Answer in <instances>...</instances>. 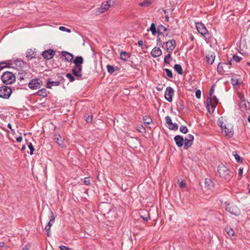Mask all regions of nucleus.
Here are the masks:
<instances>
[{
  "mask_svg": "<svg viewBox=\"0 0 250 250\" xmlns=\"http://www.w3.org/2000/svg\"><path fill=\"white\" fill-rule=\"evenodd\" d=\"M180 131L181 132H182L184 134H186V133H188V128L186 126L181 125L180 127Z\"/></svg>",
  "mask_w": 250,
  "mask_h": 250,
  "instance_id": "39",
  "label": "nucleus"
},
{
  "mask_svg": "<svg viewBox=\"0 0 250 250\" xmlns=\"http://www.w3.org/2000/svg\"><path fill=\"white\" fill-rule=\"evenodd\" d=\"M29 250V247L28 245H25L22 248V250Z\"/></svg>",
  "mask_w": 250,
  "mask_h": 250,
  "instance_id": "64",
  "label": "nucleus"
},
{
  "mask_svg": "<svg viewBox=\"0 0 250 250\" xmlns=\"http://www.w3.org/2000/svg\"><path fill=\"white\" fill-rule=\"evenodd\" d=\"M205 188L208 190H212L214 188V184L212 181L209 178H206L205 180Z\"/></svg>",
  "mask_w": 250,
  "mask_h": 250,
  "instance_id": "23",
  "label": "nucleus"
},
{
  "mask_svg": "<svg viewBox=\"0 0 250 250\" xmlns=\"http://www.w3.org/2000/svg\"><path fill=\"white\" fill-rule=\"evenodd\" d=\"M243 170V168H241V167L239 169L238 174H239V176H240V177H241L242 175Z\"/></svg>",
  "mask_w": 250,
  "mask_h": 250,
  "instance_id": "60",
  "label": "nucleus"
},
{
  "mask_svg": "<svg viewBox=\"0 0 250 250\" xmlns=\"http://www.w3.org/2000/svg\"><path fill=\"white\" fill-rule=\"evenodd\" d=\"M130 58V55L125 51H122L120 53V58L124 61H126Z\"/></svg>",
  "mask_w": 250,
  "mask_h": 250,
  "instance_id": "27",
  "label": "nucleus"
},
{
  "mask_svg": "<svg viewBox=\"0 0 250 250\" xmlns=\"http://www.w3.org/2000/svg\"><path fill=\"white\" fill-rule=\"evenodd\" d=\"M174 91L173 89L170 86L167 87L165 92V98L169 102L172 101V97L174 95Z\"/></svg>",
  "mask_w": 250,
  "mask_h": 250,
  "instance_id": "11",
  "label": "nucleus"
},
{
  "mask_svg": "<svg viewBox=\"0 0 250 250\" xmlns=\"http://www.w3.org/2000/svg\"><path fill=\"white\" fill-rule=\"evenodd\" d=\"M233 60L237 62H240L241 58L237 56V55H234L232 57Z\"/></svg>",
  "mask_w": 250,
  "mask_h": 250,
  "instance_id": "47",
  "label": "nucleus"
},
{
  "mask_svg": "<svg viewBox=\"0 0 250 250\" xmlns=\"http://www.w3.org/2000/svg\"><path fill=\"white\" fill-rule=\"evenodd\" d=\"M28 86L31 89H37L40 88L41 83L39 82L38 79H35L30 81L28 83Z\"/></svg>",
  "mask_w": 250,
  "mask_h": 250,
  "instance_id": "16",
  "label": "nucleus"
},
{
  "mask_svg": "<svg viewBox=\"0 0 250 250\" xmlns=\"http://www.w3.org/2000/svg\"><path fill=\"white\" fill-rule=\"evenodd\" d=\"M66 77L69 79L70 82H73L75 80V78L71 73H67L66 75Z\"/></svg>",
  "mask_w": 250,
  "mask_h": 250,
  "instance_id": "41",
  "label": "nucleus"
},
{
  "mask_svg": "<svg viewBox=\"0 0 250 250\" xmlns=\"http://www.w3.org/2000/svg\"><path fill=\"white\" fill-rule=\"evenodd\" d=\"M196 28L199 33H200L201 35L205 37L206 38L209 39V34L206 28L205 25L202 22H199L196 23Z\"/></svg>",
  "mask_w": 250,
  "mask_h": 250,
  "instance_id": "5",
  "label": "nucleus"
},
{
  "mask_svg": "<svg viewBox=\"0 0 250 250\" xmlns=\"http://www.w3.org/2000/svg\"><path fill=\"white\" fill-rule=\"evenodd\" d=\"M28 146L30 149V154L32 155L33 154L34 151L35 150L33 146L32 145L31 143H29L28 144Z\"/></svg>",
  "mask_w": 250,
  "mask_h": 250,
  "instance_id": "43",
  "label": "nucleus"
},
{
  "mask_svg": "<svg viewBox=\"0 0 250 250\" xmlns=\"http://www.w3.org/2000/svg\"><path fill=\"white\" fill-rule=\"evenodd\" d=\"M174 69L178 74L182 75L183 74V69L181 65L179 64H175L174 65Z\"/></svg>",
  "mask_w": 250,
  "mask_h": 250,
  "instance_id": "28",
  "label": "nucleus"
},
{
  "mask_svg": "<svg viewBox=\"0 0 250 250\" xmlns=\"http://www.w3.org/2000/svg\"><path fill=\"white\" fill-rule=\"evenodd\" d=\"M151 56L154 58H156L160 56L162 52V50L159 47H155L151 51L150 53Z\"/></svg>",
  "mask_w": 250,
  "mask_h": 250,
  "instance_id": "21",
  "label": "nucleus"
},
{
  "mask_svg": "<svg viewBox=\"0 0 250 250\" xmlns=\"http://www.w3.org/2000/svg\"><path fill=\"white\" fill-rule=\"evenodd\" d=\"M59 29L61 31H66L68 33H70L71 32V30L69 29L66 28V27H65L64 26H60L59 27Z\"/></svg>",
  "mask_w": 250,
  "mask_h": 250,
  "instance_id": "50",
  "label": "nucleus"
},
{
  "mask_svg": "<svg viewBox=\"0 0 250 250\" xmlns=\"http://www.w3.org/2000/svg\"><path fill=\"white\" fill-rule=\"evenodd\" d=\"M138 130L140 132H145L146 131V128L143 125H141L140 126L138 127Z\"/></svg>",
  "mask_w": 250,
  "mask_h": 250,
  "instance_id": "55",
  "label": "nucleus"
},
{
  "mask_svg": "<svg viewBox=\"0 0 250 250\" xmlns=\"http://www.w3.org/2000/svg\"><path fill=\"white\" fill-rule=\"evenodd\" d=\"M37 94L42 97H46L47 96V90L45 88H42L37 92Z\"/></svg>",
  "mask_w": 250,
  "mask_h": 250,
  "instance_id": "29",
  "label": "nucleus"
},
{
  "mask_svg": "<svg viewBox=\"0 0 250 250\" xmlns=\"http://www.w3.org/2000/svg\"><path fill=\"white\" fill-rule=\"evenodd\" d=\"M144 123L146 124H150L152 122V120L149 116H145L143 118Z\"/></svg>",
  "mask_w": 250,
  "mask_h": 250,
  "instance_id": "33",
  "label": "nucleus"
},
{
  "mask_svg": "<svg viewBox=\"0 0 250 250\" xmlns=\"http://www.w3.org/2000/svg\"><path fill=\"white\" fill-rule=\"evenodd\" d=\"M11 65H12V67L15 68L19 70L23 67L25 63L21 60H16L11 63Z\"/></svg>",
  "mask_w": 250,
  "mask_h": 250,
  "instance_id": "17",
  "label": "nucleus"
},
{
  "mask_svg": "<svg viewBox=\"0 0 250 250\" xmlns=\"http://www.w3.org/2000/svg\"><path fill=\"white\" fill-rule=\"evenodd\" d=\"M218 172L220 176L226 180L229 181L232 177L229 169L222 164L218 167Z\"/></svg>",
  "mask_w": 250,
  "mask_h": 250,
  "instance_id": "2",
  "label": "nucleus"
},
{
  "mask_svg": "<svg viewBox=\"0 0 250 250\" xmlns=\"http://www.w3.org/2000/svg\"><path fill=\"white\" fill-rule=\"evenodd\" d=\"M36 52L35 51V49L32 50L30 49L27 50L26 53V58L28 60H31L36 58Z\"/></svg>",
  "mask_w": 250,
  "mask_h": 250,
  "instance_id": "20",
  "label": "nucleus"
},
{
  "mask_svg": "<svg viewBox=\"0 0 250 250\" xmlns=\"http://www.w3.org/2000/svg\"><path fill=\"white\" fill-rule=\"evenodd\" d=\"M138 45H139L140 46L142 47V48H143V47H142V46H143V41H142V40H139V41L138 42Z\"/></svg>",
  "mask_w": 250,
  "mask_h": 250,
  "instance_id": "62",
  "label": "nucleus"
},
{
  "mask_svg": "<svg viewBox=\"0 0 250 250\" xmlns=\"http://www.w3.org/2000/svg\"><path fill=\"white\" fill-rule=\"evenodd\" d=\"M158 30H160L163 32H166L167 31H169V29L162 24H160L158 27Z\"/></svg>",
  "mask_w": 250,
  "mask_h": 250,
  "instance_id": "44",
  "label": "nucleus"
},
{
  "mask_svg": "<svg viewBox=\"0 0 250 250\" xmlns=\"http://www.w3.org/2000/svg\"><path fill=\"white\" fill-rule=\"evenodd\" d=\"M177 109L179 112H184L185 109L184 102L182 100L179 101L177 104Z\"/></svg>",
  "mask_w": 250,
  "mask_h": 250,
  "instance_id": "26",
  "label": "nucleus"
},
{
  "mask_svg": "<svg viewBox=\"0 0 250 250\" xmlns=\"http://www.w3.org/2000/svg\"><path fill=\"white\" fill-rule=\"evenodd\" d=\"M106 68H107L108 72L111 74L115 72V69L114 66H113V65L108 64L106 66Z\"/></svg>",
  "mask_w": 250,
  "mask_h": 250,
  "instance_id": "36",
  "label": "nucleus"
},
{
  "mask_svg": "<svg viewBox=\"0 0 250 250\" xmlns=\"http://www.w3.org/2000/svg\"><path fill=\"white\" fill-rule=\"evenodd\" d=\"M22 140V138L21 136H19L16 138V140L18 142H21Z\"/></svg>",
  "mask_w": 250,
  "mask_h": 250,
  "instance_id": "63",
  "label": "nucleus"
},
{
  "mask_svg": "<svg viewBox=\"0 0 250 250\" xmlns=\"http://www.w3.org/2000/svg\"><path fill=\"white\" fill-rule=\"evenodd\" d=\"M157 33L159 36H165L164 32L160 31V30H158Z\"/></svg>",
  "mask_w": 250,
  "mask_h": 250,
  "instance_id": "58",
  "label": "nucleus"
},
{
  "mask_svg": "<svg viewBox=\"0 0 250 250\" xmlns=\"http://www.w3.org/2000/svg\"><path fill=\"white\" fill-rule=\"evenodd\" d=\"M12 89L7 86H2L0 87V97L7 99L12 93Z\"/></svg>",
  "mask_w": 250,
  "mask_h": 250,
  "instance_id": "7",
  "label": "nucleus"
},
{
  "mask_svg": "<svg viewBox=\"0 0 250 250\" xmlns=\"http://www.w3.org/2000/svg\"><path fill=\"white\" fill-rule=\"evenodd\" d=\"M170 125L171 126H169V128L171 130H177L178 129V125L176 123L173 124L172 123V124H170Z\"/></svg>",
  "mask_w": 250,
  "mask_h": 250,
  "instance_id": "42",
  "label": "nucleus"
},
{
  "mask_svg": "<svg viewBox=\"0 0 250 250\" xmlns=\"http://www.w3.org/2000/svg\"><path fill=\"white\" fill-rule=\"evenodd\" d=\"M226 210L231 214L237 216L240 214V209L235 205L232 204H228L226 207Z\"/></svg>",
  "mask_w": 250,
  "mask_h": 250,
  "instance_id": "8",
  "label": "nucleus"
},
{
  "mask_svg": "<svg viewBox=\"0 0 250 250\" xmlns=\"http://www.w3.org/2000/svg\"><path fill=\"white\" fill-rule=\"evenodd\" d=\"M151 4V2L148 0H145L143 2L139 3V5L142 7H146L149 6Z\"/></svg>",
  "mask_w": 250,
  "mask_h": 250,
  "instance_id": "37",
  "label": "nucleus"
},
{
  "mask_svg": "<svg viewBox=\"0 0 250 250\" xmlns=\"http://www.w3.org/2000/svg\"><path fill=\"white\" fill-rule=\"evenodd\" d=\"M223 123L221 121L218 122V125L221 127L222 129H223L224 128V126L223 125Z\"/></svg>",
  "mask_w": 250,
  "mask_h": 250,
  "instance_id": "61",
  "label": "nucleus"
},
{
  "mask_svg": "<svg viewBox=\"0 0 250 250\" xmlns=\"http://www.w3.org/2000/svg\"><path fill=\"white\" fill-rule=\"evenodd\" d=\"M166 122L167 124L170 125L172 124V120L170 116H167L165 117Z\"/></svg>",
  "mask_w": 250,
  "mask_h": 250,
  "instance_id": "46",
  "label": "nucleus"
},
{
  "mask_svg": "<svg viewBox=\"0 0 250 250\" xmlns=\"http://www.w3.org/2000/svg\"><path fill=\"white\" fill-rule=\"evenodd\" d=\"M178 185L181 188H183L186 187V184L185 182L182 181L178 183Z\"/></svg>",
  "mask_w": 250,
  "mask_h": 250,
  "instance_id": "49",
  "label": "nucleus"
},
{
  "mask_svg": "<svg viewBox=\"0 0 250 250\" xmlns=\"http://www.w3.org/2000/svg\"><path fill=\"white\" fill-rule=\"evenodd\" d=\"M218 103V100L215 96L212 95L208 97L206 100L207 108L209 113L213 112L217 104Z\"/></svg>",
  "mask_w": 250,
  "mask_h": 250,
  "instance_id": "3",
  "label": "nucleus"
},
{
  "mask_svg": "<svg viewBox=\"0 0 250 250\" xmlns=\"http://www.w3.org/2000/svg\"><path fill=\"white\" fill-rule=\"evenodd\" d=\"M59 248L61 250H72L71 248L67 247L63 245L60 246Z\"/></svg>",
  "mask_w": 250,
  "mask_h": 250,
  "instance_id": "51",
  "label": "nucleus"
},
{
  "mask_svg": "<svg viewBox=\"0 0 250 250\" xmlns=\"http://www.w3.org/2000/svg\"><path fill=\"white\" fill-rule=\"evenodd\" d=\"M164 71L166 72L167 75L170 78H173V74L172 71L167 68L164 69Z\"/></svg>",
  "mask_w": 250,
  "mask_h": 250,
  "instance_id": "38",
  "label": "nucleus"
},
{
  "mask_svg": "<svg viewBox=\"0 0 250 250\" xmlns=\"http://www.w3.org/2000/svg\"><path fill=\"white\" fill-rule=\"evenodd\" d=\"M171 53H168V54L166 56H165V58H167V59H169V60H171L172 59V57H171Z\"/></svg>",
  "mask_w": 250,
  "mask_h": 250,
  "instance_id": "59",
  "label": "nucleus"
},
{
  "mask_svg": "<svg viewBox=\"0 0 250 250\" xmlns=\"http://www.w3.org/2000/svg\"><path fill=\"white\" fill-rule=\"evenodd\" d=\"M214 86H215V85L213 84L212 85V86L210 88L209 92V96H212V95H213V93L214 91Z\"/></svg>",
  "mask_w": 250,
  "mask_h": 250,
  "instance_id": "53",
  "label": "nucleus"
},
{
  "mask_svg": "<svg viewBox=\"0 0 250 250\" xmlns=\"http://www.w3.org/2000/svg\"><path fill=\"white\" fill-rule=\"evenodd\" d=\"M55 55V51L53 49H49L43 51L42 56L45 60H48L52 59Z\"/></svg>",
  "mask_w": 250,
  "mask_h": 250,
  "instance_id": "10",
  "label": "nucleus"
},
{
  "mask_svg": "<svg viewBox=\"0 0 250 250\" xmlns=\"http://www.w3.org/2000/svg\"><path fill=\"white\" fill-rule=\"evenodd\" d=\"M201 92L200 90H197L195 92V96L197 99L201 98Z\"/></svg>",
  "mask_w": 250,
  "mask_h": 250,
  "instance_id": "54",
  "label": "nucleus"
},
{
  "mask_svg": "<svg viewBox=\"0 0 250 250\" xmlns=\"http://www.w3.org/2000/svg\"><path fill=\"white\" fill-rule=\"evenodd\" d=\"M54 140L62 148L66 147V146L64 144V139L61 135L59 134H55L54 135Z\"/></svg>",
  "mask_w": 250,
  "mask_h": 250,
  "instance_id": "12",
  "label": "nucleus"
},
{
  "mask_svg": "<svg viewBox=\"0 0 250 250\" xmlns=\"http://www.w3.org/2000/svg\"><path fill=\"white\" fill-rule=\"evenodd\" d=\"M192 143L190 141L188 138H185L184 139V148L185 149H188V147H190L192 145Z\"/></svg>",
  "mask_w": 250,
  "mask_h": 250,
  "instance_id": "30",
  "label": "nucleus"
},
{
  "mask_svg": "<svg viewBox=\"0 0 250 250\" xmlns=\"http://www.w3.org/2000/svg\"><path fill=\"white\" fill-rule=\"evenodd\" d=\"M176 42L174 39L170 40L163 43L162 47L165 49L167 53H172L175 49Z\"/></svg>",
  "mask_w": 250,
  "mask_h": 250,
  "instance_id": "6",
  "label": "nucleus"
},
{
  "mask_svg": "<svg viewBox=\"0 0 250 250\" xmlns=\"http://www.w3.org/2000/svg\"><path fill=\"white\" fill-rule=\"evenodd\" d=\"M174 140L178 147H181L183 146L184 139L182 136L177 135L174 137Z\"/></svg>",
  "mask_w": 250,
  "mask_h": 250,
  "instance_id": "19",
  "label": "nucleus"
},
{
  "mask_svg": "<svg viewBox=\"0 0 250 250\" xmlns=\"http://www.w3.org/2000/svg\"><path fill=\"white\" fill-rule=\"evenodd\" d=\"M215 56L214 55V53H211L210 54H208L206 56V60L208 63L209 64H212L215 60Z\"/></svg>",
  "mask_w": 250,
  "mask_h": 250,
  "instance_id": "25",
  "label": "nucleus"
},
{
  "mask_svg": "<svg viewBox=\"0 0 250 250\" xmlns=\"http://www.w3.org/2000/svg\"><path fill=\"white\" fill-rule=\"evenodd\" d=\"M231 83L235 88V86L238 85V80L237 79L231 78Z\"/></svg>",
  "mask_w": 250,
  "mask_h": 250,
  "instance_id": "40",
  "label": "nucleus"
},
{
  "mask_svg": "<svg viewBox=\"0 0 250 250\" xmlns=\"http://www.w3.org/2000/svg\"><path fill=\"white\" fill-rule=\"evenodd\" d=\"M28 74L27 73L22 70H19L18 74V78L20 82L22 81H27L29 79Z\"/></svg>",
  "mask_w": 250,
  "mask_h": 250,
  "instance_id": "14",
  "label": "nucleus"
},
{
  "mask_svg": "<svg viewBox=\"0 0 250 250\" xmlns=\"http://www.w3.org/2000/svg\"><path fill=\"white\" fill-rule=\"evenodd\" d=\"M74 66L72 69V74L76 77H81L82 76V64L83 59L82 56H77L73 60Z\"/></svg>",
  "mask_w": 250,
  "mask_h": 250,
  "instance_id": "1",
  "label": "nucleus"
},
{
  "mask_svg": "<svg viewBox=\"0 0 250 250\" xmlns=\"http://www.w3.org/2000/svg\"><path fill=\"white\" fill-rule=\"evenodd\" d=\"M187 138H188L190 141H191L193 143L194 140V136L192 135L188 134Z\"/></svg>",
  "mask_w": 250,
  "mask_h": 250,
  "instance_id": "56",
  "label": "nucleus"
},
{
  "mask_svg": "<svg viewBox=\"0 0 250 250\" xmlns=\"http://www.w3.org/2000/svg\"><path fill=\"white\" fill-rule=\"evenodd\" d=\"M149 30L151 31L152 35H155L157 33V31L156 30V28L154 23L151 24ZM148 31L149 29H147V31Z\"/></svg>",
  "mask_w": 250,
  "mask_h": 250,
  "instance_id": "35",
  "label": "nucleus"
},
{
  "mask_svg": "<svg viewBox=\"0 0 250 250\" xmlns=\"http://www.w3.org/2000/svg\"><path fill=\"white\" fill-rule=\"evenodd\" d=\"M60 54L62 57H64L65 61L68 62H73L74 56L72 54L65 51L61 52Z\"/></svg>",
  "mask_w": 250,
  "mask_h": 250,
  "instance_id": "15",
  "label": "nucleus"
},
{
  "mask_svg": "<svg viewBox=\"0 0 250 250\" xmlns=\"http://www.w3.org/2000/svg\"><path fill=\"white\" fill-rule=\"evenodd\" d=\"M233 155L235 157V160L239 163H242L243 159L238 154H237L236 151L232 152Z\"/></svg>",
  "mask_w": 250,
  "mask_h": 250,
  "instance_id": "34",
  "label": "nucleus"
},
{
  "mask_svg": "<svg viewBox=\"0 0 250 250\" xmlns=\"http://www.w3.org/2000/svg\"><path fill=\"white\" fill-rule=\"evenodd\" d=\"M232 60L230 59V60L227 63L228 64V67L227 69L229 70V69L230 68V66L232 65V62H231Z\"/></svg>",
  "mask_w": 250,
  "mask_h": 250,
  "instance_id": "57",
  "label": "nucleus"
},
{
  "mask_svg": "<svg viewBox=\"0 0 250 250\" xmlns=\"http://www.w3.org/2000/svg\"><path fill=\"white\" fill-rule=\"evenodd\" d=\"M1 79L3 83L6 84H10L14 83L16 81V76L14 74L9 71L4 72Z\"/></svg>",
  "mask_w": 250,
  "mask_h": 250,
  "instance_id": "4",
  "label": "nucleus"
},
{
  "mask_svg": "<svg viewBox=\"0 0 250 250\" xmlns=\"http://www.w3.org/2000/svg\"><path fill=\"white\" fill-rule=\"evenodd\" d=\"M114 1L112 0H108L102 3L101 7L98 9V11L100 13H104L106 11L113 5Z\"/></svg>",
  "mask_w": 250,
  "mask_h": 250,
  "instance_id": "9",
  "label": "nucleus"
},
{
  "mask_svg": "<svg viewBox=\"0 0 250 250\" xmlns=\"http://www.w3.org/2000/svg\"><path fill=\"white\" fill-rule=\"evenodd\" d=\"M55 220V217L54 215L53 212L52 211L51 212L50 215V219L49 222L46 225L45 227V230H50V228L52 226L53 224L54 223Z\"/></svg>",
  "mask_w": 250,
  "mask_h": 250,
  "instance_id": "22",
  "label": "nucleus"
},
{
  "mask_svg": "<svg viewBox=\"0 0 250 250\" xmlns=\"http://www.w3.org/2000/svg\"><path fill=\"white\" fill-rule=\"evenodd\" d=\"M141 217L144 220V221H147L148 220L150 219V217H149V214L148 213H146V214L144 215H141Z\"/></svg>",
  "mask_w": 250,
  "mask_h": 250,
  "instance_id": "45",
  "label": "nucleus"
},
{
  "mask_svg": "<svg viewBox=\"0 0 250 250\" xmlns=\"http://www.w3.org/2000/svg\"><path fill=\"white\" fill-rule=\"evenodd\" d=\"M228 64L227 62L219 63L217 66V70L219 72L229 73L230 71L227 69Z\"/></svg>",
  "mask_w": 250,
  "mask_h": 250,
  "instance_id": "18",
  "label": "nucleus"
},
{
  "mask_svg": "<svg viewBox=\"0 0 250 250\" xmlns=\"http://www.w3.org/2000/svg\"><path fill=\"white\" fill-rule=\"evenodd\" d=\"M11 63L5 62H0V70H2L4 68L10 67Z\"/></svg>",
  "mask_w": 250,
  "mask_h": 250,
  "instance_id": "32",
  "label": "nucleus"
},
{
  "mask_svg": "<svg viewBox=\"0 0 250 250\" xmlns=\"http://www.w3.org/2000/svg\"><path fill=\"white\" fill-rule=\"evenodd\" d=\"M225 231L229 236H233L234 235L235 232L230 227L227 226L225 228Z\"/></svg>",
  "mask_w": 250,
  "mask_h": 250,
  "instance_id": "31",
  "label": "nucleus"
},
{
  "mask_svg": "<svg viewBox=\"0 0 250 250\" xmlns=\"http://www.w3.org/2000/svg\"><path fill=\"white\" fill-rule=\"evenodd\" d=\"M222 130L224 132L226 136L228 138H231L233 135V132L232 130V128H229L227 127L226 125H224V128Z\"/></svg>",
  "mask_w": 250,
  "mask_h": 250,
  "instance_id": "24",
  "label": "nucleus"
},
{
  "mask_svg": "<svg viewBox=\"0 0 250 250\" xmlns=\"http://www.w3.org/2000/svg\"><path fill=\"white\" fill-rule=\"evenodd\" d=\"M59 80L57 81H51L50 80H48L46 83V87L50 89L53 85L58 86L62 82L64 81V79L62 76L59 77Z\"/></svg>",
  "mask_w": 250,
  "mask_h": 250,
  "instance_id": "13",
  "label": "nucleus"
},
{
  "mask_svg": "<svg viewBox=\"0 0 250 250\" xmlns=\"http://www.w3.org/2000/svg\"><path fill=\"white\" fill-rule=\"evenodd\" d=\"M83 183L84 185H90V179L89 177H85L84 179V180H83Z\"/></svg>",
  "mask_w": 250,
  "mask_h": 250,
  "instance_id": "48",
  "label": "nucleus"
},
{
  "mask_svg": "<svg viewBox=\"0 0 250 250\" xmlns=\"http://www.w3.org/2000/svg\"><path fill=\"white\" fill-rule=\"evenodd\" d=\"M85 120L87 123H91L93 120V116H90L89 115H88L87 117H86Z\"/></svg>",
  "mask_w": 250,
  "mask_h": 250,
  "instance_id": "52",
  "label": "nucleus"
}]
</instances>
